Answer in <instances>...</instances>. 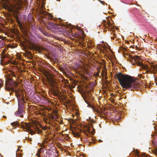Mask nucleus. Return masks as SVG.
I'll return each instance as SVG.
<instances>
[{
	"label": "nucleus",
	"instance_id": "c85d7f7f",
	"mask_svg": "<svg viewBox=\"0 0 157 157\" xmlns=\"http://www.w3.org/2000/svg\"><path fill=\"white\" fill-rule=\"evenodd\" d=\"M121 2L123 3H125V4H126L124 2V0H120Z\"/></svg>",
	"mask_w": 157,
	"mask_h": 157
},
{
	"label": "nucleus",
	"instance_id": "72a5a7b5",
	"mask_svg": "<svg viewBox=\"0 0 157 157\" xmlns=\"http://www.w3.org/2000/svg\"><path fill=\"white\" fill-rule=\"evenodd\" d=\"M31 139H32V138H29L28 140H30V141H31L32 140Z\"/></svg>",
	"mask_w": 157,
	"mask_h": 157
},
{
	"label": "nucleus",
	"instance_id": "ea45409f",
	"mask_svg": "<svg viewBox=\"0 0 157 157\" xmlns=\"http://www.w3.org/2000/svg\"><path fill=\"white\" fill-rule=\"evenodd\" d=\"M89 86L90 85V82H89Z\"/></svg>",
	"mask_w": 157,
	"mask_h": 157
},
{
	"label": "nucleus",
	"instance_id": "c03bdc74",
	"mask_svg": "<svg viewBox=\"0 0 157 157\" xmlns=\"http://www.w3.org/2000/svg\"><path fill=\"white\" fill-rule=\"evenodd\" d=\"M106 31V30H105V31Z\"/></svg>",
	"mask_w": 157,
	"mask_h": 157
},
{
	"label": "nucleus",
	"instance_id": "e433bc0d",
	"mask_svg": "<svg viewBox=\"0 0 157 157\" xmlns=\"http://www.w3.org/2000/svg\"><path fill=\"white\" fill-rule=\"evenodd\" d=\"M3 117H4L5 118L6 117V116H3Z\"/></svg>",
	"mask_w": 157,
	"mask_h": 157
},
{
	"label": "nucleus",
	"instance_id": "412c9836",
	"mask_svg": "<svg viewBox=\"0 0 157 157\" xmlns=\"http://www.w3.org/2000/svg\"><path fill=\"white\" fill-rule=\"evenodd\" d=\"M25 52H26V53L28 54H29L30 55H31V52L29 51L28 50H26Z\"/></svg>",
	"mask_w": 157,
	"mask_h": 157
},
{
	"label": "nucleus",
	"instance_id": "f8f14e48",
	"mask_svg": "<svg viewBox=\"0 0 157 157\" xmlns=\"http://www.w3.org/2000/svg\"><path fill=\"white\" fill-rule=\"evenodd\" d=\"M24 3L21 1H19L16 3V9L18 10H21L23 7Z\"/></svg>",
	"mask_w": 157,
	"mask_h": 157
},
{
	"label": "nucleus",
	"instance_id": "473e14b6",
	"mask_svg": "<svg viewBox=\"0 0 157 157\" xmlns=\"http://www.w3.org/2000/svg\"><path fill=\"white\" fill-rule=\"evenodd\" d=\"M13 76H14V77H15L16 76L14 74H13Z\"/></svg>",
	"mask_w": 157,
	"mask_h": 157
},
{
	"label": "nucleus",
	"instance_id": "5701e85b",
	"mask_svg": "<svg viewBox=\"0 0 157 157\" xmlns=\"http://www.w3.org/2000/svg\"><path fill=\"white\" fill-rule=\"evenodd\" d=\"M11 82L12 84H14V86H16L17 85L16 83L13 80Z\"/></svg>",
	"mask_w": 157,
	"mask_h": 157
},
{
	"label": "nucleus",
	"instance_id": "9b49d317",
	"mask_svg": "<svg viewBox=\"0 0 157 157\" xmlns=\"http://www.w3.org/2000/svg\"><path fill=\"white\" fill-rule=\"evenodd\" d=\"M89 70L90 69V61L95 60L96 56H94L93 53H91L89 51Z\"/></svg>",
	"mask_w": 157,
	"mask_h": 157
},
{
	"label": "nucleus",
	"instance_id": "f704fd0d",
	"mask_svg": "<svg viewBox=\"0 0 157 157\" xmlns=\"http://www.w3.org/2000/svg\"><path fill=\"white\" fill-rule=\"evenodd\" d=\"M109 9L110 10H112V9L111 8H110V7H109Z\"/></svg>",
	"mask_w": 157,
	"mask_h": 157
},
{
	"label": "nucleus",
	"instance_id": "7c9ffc66",
	"mask_svg": "<svg viewBox=\"0 0 157 157\" xmlns=\"http://www.w3.org/2000/svg\"><path fill=\"white\" fill-rule=\"evenodd\" d=\"M5 50V49H4L3 50V51L2 52V54H3L4 52V51Z\"/></svg>",
	"mask_w": 157,
	"mask_h": 157
},
{
	"label": "nucleus",
	"instance_id": "39448f33",
	"mask_svg": "<svg viewBox=\"0 0 157 157\" xmlns=\"http://www.w3.org/2000/svg\"><path fill=\"white\" fill-rule=\"evenodd\" d=\"M11 124L13 127H16L17 125L19 127H21L23 129H26L27 131H29L31 135L35 133L31 129L30 125L29 123L21 122L20 124H19V121H16L11 123Z\"/></svg>",
	"mask_w": 157,
	"mask_h": 157
},
{
	"label": "nucleus",
	"instance_id": "7ed1b4c3",
	"mask_svg": "<svg viewBox=\"0 0 157 157\" xmlns=\"http://www.w3.org/2000/svg\"><path fill=\"white\" fill-rule=\"evenodd\" d=\"M89 146L97 142V140L95 139L93 136L90 137V134L93 135L95 132V130L93 128V124L95 123V121L89 117Z\"/></svg>",
	"mask_w": 157,
	"mask_h": 157
},
{
	"label": "nucleus",
	"instance_id": "393cba45",
	"mask_svg": "<svg viewBox=\"0 0 157 157\" xmlns=\"http://www.w3.org/2000/svg\"><path fill=\"white\" fill-rule=\"evenodd\" d=\"M52 93L53 94H54L55 95H56L57 93H56V92L55 90H54L52 91Z\"/></svg>",
	"mask_w": 157,
	"mask_h": 157
},
{
	"label": "nucleus",
	"instance_id": "20e7f679",
	"mask_svg": "<svg viewBox=\"0 0 157 157\" xmlns=\"http://www.w3.org/2000/svg\"><path fill=\"white\" fill-rule=\"evenodd\" d=\"M6 90L10 91H14L16 96L17 97L18 106L19 105H23L24 106V104L25 103V98L24 95L22 91H19L18 90L14 91L13 87L10 88L8 86L6 87Z\"/></svg>",
	"mask_w": 157,
	"mask_h": 157
},
{
	"label": "nucleus",
	"instance_id": "ddd939ff",
	"mask_svg": "<svg viewBox=\"0 0 157 157\" xmlns=\"http://www.w3.org/2000/svg\"><path fill=\"white\" fill-rule=\"evenodd\" d=\"M89 50L90 49L95 48V46L92 39L89 38Z\"/></svg>",
	"mask_w": 157,
	"mask_h": 157
},
{
	"label": "nucleus",
	"instance_id": "4be33fe9",
	"mask_svg": "<svg viewBox=\"0 0 157 157\" xmlns=\"http://www.w3.org/2000/svg\"><path fill=\"white\" fill-rule=\"evenodd\" d=\"M1 57H2V58L3 59H4L6 57V55H4V54H2V56H1Z\"/></svg>",
	"mask_w": 157,
	"mask_h": 157
},
{
	"label": "nucleus",
	"instance_id": "6ab92c4d",
	"mask_svg": "<svg viewBox=\"0 0 157 157\" xmlns=\"http://www.w3.org/2000/svg\"><path fill=\"white\" fill-rule=\"evenodd\" d=\"M98 1L102 4L104 5L106 4L107 5V4L105 3L104 1H101V0H98Z\"/></svg>",
	"mask_w": 157,
	"mask_h": 157
},
{
	"label": "nucleus",
	"instance_id": "c756f323",
	"mask_svg": "<svg viewBox=\"0 0 157 157\" xmlns=\"http://www.w3.org/2000/svg\"><path fill=\"white\" fill-rule=\"evenodd\" d=\"M101 117L103 118H104V116L103 115H101Z\"/></svg>",
	"mask_w": 157,
	"mask_h": 157
},
{
	"label": "nucleus",
	"instance_id": "a211bd4d",
	"mask_svg": "<svg viewBox=\"0 0 157 157\" xmlns=\"http://www.w3.org/2000/svg\"><path fill=\"white\" fill-rule=\"evenodd\" d=\"M29 49L32 50H35V45L29 47Z\"/></svg>",
	"mask_w": 157,
	"mask_h": 157
},
{
	"label": "nucleus",
	"instance_id": "bb28decb",
	"mask_svg": "<svg viewBox=\"0 0 157 157\" xmlns=\"http://www.w3.org/2000/svg\"><path fill=\"white\" fill-rule=\"evenodd\" d=\"M3 60L1 59V64H2V65H3Z\"/></svg>",
	"mask_w": 157,
	"mask_h": 157
},
{
	"label": "nucleus",
	"instance_id": "2eb2a0df",
	"mask_svg": "<svg viewBox=\"0 0 157 157\" xmlns=\"http://www.w3.org/2000/svg\"><path fill=\"white\" fill-rule=\"evenodd\" d=\"M55 114L54 116L51 115L50 116V117L52 120H55L57 121L56 120L58 118V114L57 113V112L56 111H55Z\"/></svg>",
	"mask_w": 157,
	"mask_h": 157
},
{
	"label": "nucleus",
	"instance_id": "37998d69",
	"mask_svg": "<svg viewBox=\"0 0 157 157\" xmlns=\"http://www.w3.org/2000/svg\"><path fill=\"white\" fill-rule=\"evenodd\" d=\"M32 45H33H33H34V44H32Z\"/></svg>",
	"mask_w": 157,
	"mask_h": 157
},
{
	"label": "nucleus",
	"instance_id": "6e6552de",
	"mask_svg": "<svg viewBox=\"0 0 157 157\" xmlns=\"http://www.w3.org/2000/svg\"><path fill=\"white\" fill-rule=\"evenodd\" d=\"M90 89H89V92ZM89 107L91 108L93 110L94 112L97 111L98 106L94 101L90 100V95H89Z\"/></svg>",
	"mask_w": 157,
	"mask_h": 157
},
{
	"label": "nucleus",
	"instance_id": "aec40b11",
	"mask_svg": "<svg viewBox=\"0 0 157 157\" xmlns=\"http://www.w3.org/2000/svg\"><path fill=\"white\" fill-rule=\"evenodd\" d=\"M144 157H152L151 156H150L149 155H148L147 154H146V153H144Z\"/></svg>",
	"mask_w": 157,
	"mask_h": 157
},
{
	"label": "nucleus",
	"instance_id": "4c0bfd02",
	"mask_svg": "<svg viewBox=\"0 0 157 157\" xmlns=\"http://www.w3.org/2000/svg\"><path fill=\"white\" fill-rule=\"evenodd\" d=\"M57 1H60V0H56Z\"/></svg>",
	"mask_w": 157,
	"mask_h": 157
},
{
	"label": "nucleus",
	"instance_id": "a19ab883",
	"mask_svg": "<svg viewBox=\"0 0 157 157\" xmlns=\"http://www.w3.org/2000/svg\"><path fill=\"white\" fill-rule=\"evenodd\" d=\"M104 21H105V22H106V21H105V20H104Z\"/></svg>",
	"mask_w": 157,
	"mask_h": 157
},
{
	"label": "nucleus",
	"instance_id": "c9c22d12",
	"mask_svg": "<svg viewBox=\"0 0 157 157\" xmlns=\"http://www.w3.org/2000/svg\"><path fill=\"white\" fill-rule=\"evenodd\" d=\"M130 0V1L132 2L133 0Z\"/></svg>",
	"mask_w": 157,
	"mask_h": 157
},
{
	"label": "nucleus",
	"instance_id": "a878e982",
	"mask_svg": "<svg viewBox=\"0 0 157 157\" xmlns=\"http://www.w3.org/2000/svg\"><path fill=\"white\" fill-rule=\"evenodd\" d=\"M121 120V118H120L119 119H116V122H118L120 121Z\"/></svg>",
	"mask_w": 157,
	"mask_h": 157
},
{
	"label": "nucleus",
	"instance_id": "cd10ccee",
	"mask_svg": "<svg viewBox=\"0 0 157 157\" xmlns=\"http://www.w3.org/2000/svg\"><path fill=\"white\" fill-rule=\"evenodd\" d=\"M98 142L99 143L102 142V140L101 139H99L98 140Z\"/></svg>",
	"mask_w": 157,
	"mask_h": 157
},
{
	"label": "nucleus",
	"instance_id": "1a4fd4ad",
	"mask_svg": "<svg viewBox=\"0 0 157 157\" xmlns=\"http://www.w3.org/2000/svg\"><path fill=\"white\" fill-rule=\"evenodd\" d=\"M40 15L41 16H43L44 17L50 20H53L54 19L53 16L51 13L47 12L46 11H41L40 12Z\"/></svg>",
	"mask_w": 157,
	"mask_h": 157
},
{
	"label": "nucleus",
	"instance_id": "423d86ee",
	"mask_svg": "<svg viewBox=\"0 0 157 157\" xmlns=\"http://www.w3.org/2000/svg\"><path fill=\"white\" fill-rule=\"evenodd\" d=\"M84 89H83V92L82 94V96L85 101L88 105L87 107H88V86L87 85H85L84 87Z\"/></svg>",
	"mask_w": 157,
	"mask_h": 157
},
{
	"label": "nucleus",
	"instance_id": "f3484780",
	"mask_svg": "<svg viewBox=\"0 0 157 157\" xmlns=\"http://www.w3.org/2000/svg\"><path fill=\"white\" fill-rule=\"evenodd\" d=\"M28 20L30 21L33 20V17L31 15H29L28 16Z\"/></svg>",
	"mask_w": 157,
	"mask_h": 157
},
{
	"label": "nucleus",
	"instance_id": "4468645a",
	"mask_svg": "<svg viewBox=\"0 0 157 157\" xmlns=\"http://www.w3.org/2000/svg\"><path fill=\"white\" fill-rule=\"evenodd\" d=\"M128 57H125L126 59L128 61L131 63H132L134 60L135 61H136V59L134 58L133 56L131 55H128Z\"/></svg>",
	"mask_w": 157,
	"mask_h": 157
},
{
	"label": "nucleus",
	"instance_id": "f03ea898",
	"mask_svg": "<svg viewBox=\"0 0 157 157\" xmlns=\"http://www.w3.org/2000/svg\"><path fill=\"white\" fill-rule=\"evenodd\" d=\"M82 132L85 135L87 136L88 134V124L84 123L81 125H76L71 130V132L74 136L79 137Z\"/></svg>",
	"mask_w": 157,
	"mask_h": 157
},
{
	"label": "nucleus",
	"instance_id": "79ce46f5",
	"mask_svg": "<svg viewBox=\"0 0 157 157\" xmlns=\"http://www.w3.org/2000/svg\"><path fill=\"white\" fill-rule=\"evenodd\" d=\"M41 149H40V152H41Z\"/></svg>",
	"mask_w": 157,
	"mask_h": 157
},
{
	"label": "nucleus",
	"instance_id": "9d476101",
	"mask_svg": "<svg viewBox=\"0 0 157 157\" xmlns=\"http://www.w3.org/2000/svg\"><path fill=\"white\" fill-rule=\"evenodd\" d=\"M104 25V27L106 29H114V26L113 24L110 22H107L106 24H105Z\"/></svg>",
	"mask_w": 157,
	"mask_h": 157
},
{
	"label": "nucleus",
	"instance_id": "dca6fc26",
	"mask_svg": "<svg viewBox=\"0 0 157 157\" xmlns=\"http://www.w3.org/2000/svg\"><path fill=\"white\" fill-rule=\"evenodd\" d=\"M35 50L40 52L43 49V48L40 46H35Z\"/></svg>",
	"mask_w": 157,
	"mask_h": 157
},
{
	"label": "nucleus",
	"instance_id": "58836bf2",
	"mask_svg": "<svg viewBox=\"0 0 157 157\" xmlns=\"http://www.w3.org/2000/svg\"><path fill=\"white\" fill-rule=\"evenodd\" d=\"M88 43L87 42V44H88ZM87 46L88 47V44H87Z\"/></svg>",
	"mask_w": 157,
	"mask_h": 157
},
{
	"label": "nucleus",
	"instance_id": "f257e3e1",
	"mask_svg": "<svg viewBox=\"0 0 157 157\" xmlns=\"http://www.w3.org/2000/svg\"><path fill=\"white\" fill-rule=\"evenodd\" d=\"M119 74L117 79L123 89H128L132 91L140 90V85L131 80V76L128 75H124L121 73H119Z\"/></svg>",
	"mask_w": 157,
	"mask_h": 157
},
{
	"label": "nucleus",
	"instance_id": "a18cd8bd",
	"mask_svg": "<svg viewBox=\"0 0 157 157\" xmlns=\"http://www.w3.org/2000/svg\"><path fill=\"white\" fill-rule=\"evenodd\" d=\"M102 42H104V41H102Z\"/></svg>",
	"mask_w": 157,
	"mask_h": 157
},
{
	"label": "nucleus",
	"instance_id": "0eeeda50",
	"mask_svg": "<svg viewBox=\"0 0 157 157\" xmlns=\"http://www.w3.org/2000/svg\"><path fill=\"white\" fill-rule=\"evenodd\" d=\"M25 113L24 111V106L22 105H19L18 110L14 114L16 116H19L21 117H23V114Z\"/></svg>",
	"mask_w": 157,
	"mask_h": 157
},
{
	"label": "nucleus",
	"instance_id": "49530a36",
	"mask_svg": "<svg viewBox=\"0 0 157 157\" xmlns=\"http://www.w3.org/2000/svg\"><path fill=\"white\" fill-rule=\"evenodd\" d=\"M156 85H157V83H156Z\"/></svg>",
	"mask_w": 157,
	"mask_h": 157
},
{
	"label": "nucleus",
	"instance_id": "2f4dec72",
	"mask_svg": "<svg viewBox=\"0 0 157 157\" xmlns=\"http://www.w3.org/2000/svg\"><path fill=\"white\" fill-rule=\"evenodd\" d=\"M89 80H90V77H89V76H90V72L89 71Z\"/></svg>",
	"mask_w": 157,
	"mask_h": 157
},
{
	"label": "nucleus",
	"instance_id": "b1692460",
	"mask_svg": "<svg viewBox=\"0 0 157 157\" xmlns=\"http://www.w3.org/2000/svg\"><path fill=\"white\" fill-rule=\"evenodd\" d=\"M49 24L51 25L52 26H53L54 25V24L52 22H49Z\"/></svg>",
	"mask_w": 157,
	"mask_h": 157
}]
</instances>
